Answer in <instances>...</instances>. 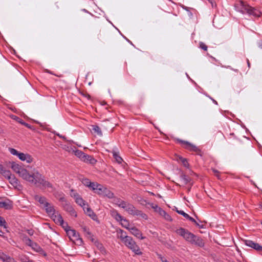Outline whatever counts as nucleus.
<instances>
[{
	"mask_svg": "<svg viewBox=\"0 0 262 262\" xmlns=\"http://www.w3.org/2000/svg\"><path fill=\"white\" fill-rule=\"evenodd\" d=\"M24 180L37 186H41L45 189H50L51 191L54 190L53 185L46 180L45 177L35 168L31 173L28 171Z\"/></svg>",
	"mask_w": 262,
	"mask_h": 262,
	"instance_id": "obj_1",
	"label": "nucleus"
},
{
	"mask_svg": "<svg viewBox=\"0 0 262 262\" xmlns=\"http://www.w3.org/2000/svg\"><path fill=\"white\" fill-rule=\"evenodd\" d=\"M176 232L192 245L200 247H203L204 246V242L201 237L194 235L186 229L179 228L176 230Z\"/></svg>",
	"mask_w": 262,
	"mask_h": 262,
	"instance_id": "obj_2",
	"label": "nucleus"
},
{
	"mask_svg": "<svg viewBox=\"0 0 262 262\" xmlns=\"http://www.w3.org/2000/svg\"><path fill=\"white\" fill-rule=\"evenodd\" d=\"M123 243L135 254L138 255H142V252L141 251L139 247L131 236H130L129 238H127L126 241H125Z\"/></svg>",
	"mask_w": 262,
	"mask_h": 262,
	"instance_id": "obj_3",
	"label": "nucleus"
},
{
	"mask_svg": "<svg viewBox=\"0 0 262 262\" xmlns=\"http://www.w3.org/2000/svg\"><path fill=\"white\" fill-rule=\"evenodd\" d=\"M59 200L61 202L62 206L64 210L69 212L72 216L74 217H76L77 216V213L75 211L73 207L72 206L70 203L63 197V196L62 195L59 199Z\"/></svg>",
	"mask_w": 262,
	"mask_h": 262,
	"instance_id": "obj_4",
	"label": "nucleus"
},
{
	"mask_svg": "<svg viewBox=\"0 0 262 262\" xmlns=\"http://www.w3.org/2000/svg\"><path fill=\"white\" fill-rule=\"evenodd\" d=\"M176 141L177 143L181 144V145L183 148L189 151H194L196 153H199L201 151L200 149L198 147L189 142L188 141L183 140L180 139H177Z\"/></svg>",
	"mask_w": 262,
	"mask_h": 262,
	"instance_id": "obj_5",
	"label": "nucleus"
},
{
	"mask_svg": "<svg viewBox=\"0 0 262 262\" xmlns=\"http://www.w3.org/2000/svg\"><path fill=\"white\" fill-rule=\"evenodd\" d=\"M242 4V12L243 13H247L250 15H253L255 17H258L260 16V12L258 10H256L248 5L244 4L243 3Z\"/></svg>",
	"mask_w": 262,
	"mask_h": 262,
	"instance_id": "obj_6",
	"label": "nucleus"
},
{
	"mask_svg": "<svg viewBox=\"0 0 262 262\" xmlns=\"http://www.w3.org/2000/svg\"><path fill=\"white\" fill-rule=\"evenodd\" d=\"M11 167L14 171L18 173L19 177L24 180L28 172V170L27 169L24 168L20 165L14 163L12 164Z\"/></svg>",
	"mask_w": 262,
	"mask_h": 262,
	"instance_id": "obj_7",
	"label": "nucleus"
},
{
	"mask_svg": "<svg viewBox=\"0 0 262 262\" xmlns=\"http://www.w3.org/2000/svg\"><path fill=\"white\" fill-rule=\"evenodd\" d=\"M67 234L71 239L79 241L80 243H82V239L80 238L78 233L75 230L70 229L69 230H67Z\"/></svg>",
	"mask_w": 262,
	"mask_h": 262,
	"instance_id": "obj_8",
	"label": "nucleus"
},
{
	"mask_svg": "<svg viewBox=\"0 0 262 262\" xmlns=\"http://www.w3.org/2000/svg\"><path fill=\"white\" fill-rule=\"evenodd\" d=\"M13 207L12 202L9 199H0V208L10 210Z\"/></svg>",
	"mask_w": 262,
	"mask_h": 262,
	"instance_id": "obj_9",
	"label": "nucleus"
},
{
	"mask_svg": "<svg viewBox=\"0 0 262 262\" xmlns=\"http://www.w3.org/2000/svg\"><path fill=\"white\" fill-rule=\"evenodd\" d=\"M83 209L88 216H89L94 221H97V216L94 212L91 209V208L87 204L86 206L83 207Z\"/></svg>",
	"mask_w": 262,
	"mask_h": 262,
	"instance_id": "obj_10",
	"label": "nucleus"
},
{
	"mask_svg": "<svg viewBox=\"0 0 262 262\" xmlns=\"http://www.w3.org/2000/svg\"><path fill=\"white\" fill-rule=\"evenodd\" d=\"M177 213L183 215L184 217L189 220L190 221L194 223L197 226H198L200 228H203L204 225L199 224L193 217L189 216L187 213H185L183 210H180V211H177Z\"/></svg>",
	"mask_w": 262,
	"mask_h": 262,
	"instance_id": "obj_11",
	"label": "nucleus"
},
{
	"mask_svg": "<svg viewBox=\"0 0 262 262\" xmlns=\"http://www.w3.org/2000/svg\"><path fill=\"white\" fill-rule=\"evenodd\" d=\"M129 231L137 238H138L140 239H143L145 238V236H142V234L140 230L135 227H131V228L129 229Z\"/></svg>",
	"mask_w": 262,
	"mask_h": 262,
	"instance_id": "obj_12",
	"label": "nucleus"
},
{
	"mask_svg": "<svg viewBox=\"0 0 262 262\" xmlns=\"http://www.w3.org/2000/svg\"><path fill=\"white\" fill-rule=\"evenodd\" d=\"M93 188L92 190L94 191V192L100 195H102L103 194V191L105 187H104L98 183H96L95 184H93Z\"/></svg>",
	"mask_w": 262,
	"mask_h": 262,
	"instance_id": "obj_13",
	"label": "nucleus"
},
{
	"mask_svg": "<svg viewBox=\"0 0 262 262\" xmlns=\"http://www.w3.org/2000/svg\"><path fill=\"white\" fill-rule=\"evenodd\" d=\"M18 158L23 161L30 163L33 161V158L29 154L20 152L18 156Z\"/></svg>",
	"mask_w": 262,
	"mask_h": 262,
	"instance_id": "obj_14",
	"label": "nucleus"
},
{
	"mask_svg": "<svg viewBox=\"0 0 262 262\" xmlns=\"http://www.w3.org/2000/svg\"><path fill=\"white\" fill-rule=\"evenodd\" d=\"M245 244L247 246L252 248L258 252L261 247V246L259 245L258 243H255L251 240H245Z\"/></svg>",
	"mask_w": 262,
	"mask_h": 262,
	"instance_id": "obj_15",
	"label": "nucleus"
},
{
	"mask_svg": "<svg viewBox=\"0 0 262 262\" xmlns=\"http://www.w3.org/2000/svg\"><path fill=\"white\" fill-rule=\"evenodd\" d=\"M5 176L7 177L10 183L13 185H17L18 184V180L13 174H11L9 171H6Z\"/></svg>",
	"mask_w": 262,
	"mask_h": 262,
	"instance_id": "obj_16",
	"label": "nucleus"
},
{
	"mask_svg": "<svg viewBox=\"0 0 262 262\" xmlns=\"http://www.w3.org/2000/svg\"><path fill=\"white\" fill-rule=\"evenodd\" d=\"M46 212L50 216L56 212L54 206L48 202L43 206Z\"/></svg>",
	"mask_w": 262,
	"mask_h": 262,
	"instance_id": "obj_17",
	"label": "nucleus"
},
{
	"mask_svg": "<svg viewBox=\"0 0 262 262\" xmlns=\"http://www.w3.org/2000/svg\"><path fill=\"white\" fill-rule=\"evenodd\" d=\"M82 161L85 163H90L92 165L95 164L97 162V161L94 158L93 156L89 155L86 154H84L83 158L82 159Z\"/></svg>",
	"mask_w": 262,
	"mask_h": 262,
	"instance_id": "obj_18",
	"label": "nucleus"
},
{
	"mask_svg": "<svg viewBox=\"0 0 262 262\" xmlns=\"http://www.w3.org/2000/svg\"><path fill=\"white\" fill-rule=\"evenodd\" d=\"M125 211H127L129 214L135 215L137 212L138 210L135 207L134 205L128 203L127 206L125 208Z\"/></svg>",
	"mask_w": 262,
	"mask_h": 262,
	"instance_id": "obj_19",
	"label": "nucleus"
},
{
	"mask_svg": "<svg viewBox=\"0 0 262 262\" xmlns=\"http://www.w3.org/2000/svg\"><path fill=\"white\" fill-rule=\"evenodd\" d=\"M23 241L27 245L30 246L32 248H34V246H36V247L40 248V247L36 243L33 242L27 236H25L23 237Z\"/></svg>",
	"mask_w": 262,
	"mask_h": 262,
	"instance_id": "obj_20",
	"label": "nucleus"
},
{
	"mask_svg": "<svg viewBox=\"0 0 262 262\" xmlns=\"http://www.w3.org/2000/svg\"><path fill=\"white\" fill-rule=\"evenodd\" d=\"M51 217L56 224H60L63 220L61 215L57 212H55V214L52 215Z\"/></svg>",
	"mask_w": 262,
	"mask_h": 262,
	"instance_id": "obj_21",
	"label": "nucleus"
},
{
	"mask_svg": "<svg viewBox=\"0 0 262 262\" xmlns=\"http://www.w3.org/2000/svg\"><path fill=\"white\" fill-rule=\"evenodd\" d=\"M117 234L118 235V237L120 238L123 243L126 241L127 238H129L130 237L129 236H127L126 232L122 229H119L118 230Z\"/></svg>",
	"mask_w": 262,
	"mask_h": 262,
	"instance_id": "obj_22",
	"label": "nucleus"
},
{
	"mask_svg": "<svg viewBox=\"0 0 262 262\" xmlns=\"http://www.w3.org/2000/svg\"><path fill=\"white\" fill-rule=\"evenodd\" d=\"M0 259L4 262H14V259L13 258H11L3 253H0Z\"/></svg>",
	"mask_w": 262,
	"mask_h": 262,
	"instance_id": "obj_23",
	"label": "nucleus"
},
{
	"mask_svg": "<svg viewBox=\"0 0 262 262\" xmlns=\"http://www.w3.org/2000/svg\"><path fill=\"white\" fill-rule=\"evenodd\" d=\"M34 199L36 201H38L40 204L43 205H46L48 202H47L46 198L45 196H41L39 195H36L34 196Z\"/></svg>",
	"mask_w": 262,
	"mask_h": 262,
	"instance_id": "obj_24",
	"label": "nucleus"
},
{
	"mask_svg": "<svg viewBox=\"0 0 262 262\" xmlns=\"http://www.w3.org/2000/svg\"><path fill=\"white\" fill-rule=\"evenodd\" d=\"M111 215L113 217L117 222H121L123 220V216H121L116 210H113L111 212Z\"/></svg>",
	"mask_w": 262,
	"mask_h": 262,
	"instance_id": "obj_25",
	"label": "nucleus"
},
{
	"mask_svg": "<svg viewBox=\"0 0 262 262\" xmlns=\"http://www.w3.org/2000/svg\"><path fill=\"white\" fill-rule=\"evenodd\" d=\"M102 195L106 196L109 199H112L114 197V194L106 187H105Z\"/></svg>",
	"mask_w": 262,
	"mask_h": 262,
	"instance_id": "obj_26",
	"label": "nucleus"
},
{
	"mask_svg": "<svg viewBox=\"0 0 262 262\" xmlns=\"http://www.w3.org/2000/svg\"><path fill=\"white\" fill-rule=\"evenodd\" d=\"M159 210L160 215L163 216L165 220L167 221L171 220L170 216L166 211L162 209L161 208H159Z\"/></svg>",
	"mask_w": 262,
	"mask_h": 262,
	"instance_id": "obj_27",
	"label": "nucleus"
},
{
	"mask_svg": "<svg viewBox=\"0 0 262 262\" xmlns=\"http://www.w3.org/2000/svg\"><path fill=\"white\" fill-rule=\"evenodd\" d=\"M181 180L184 183L185 185L187 184L191 181V179L188 177L184 173H182L180 176Z\"/></svg>",
	"mask_w": 262,
	"mask_h": 262,
	"instance_id": "obj_28",
	"label": "nucleus"
},
{
	"mask_svg": "<svg viewBox=\"0 0 262 262\" xmlns=\"http://www.w3.org/2000/svg\"><path fill=\"white\" fill-rule=\"evenodd\" d=\"M82 182L85 186L88 187L92 189L93 188V185L95 184L96 183V182H91L88 179H84Z\"/></svg>",
	"mask_w": 262,
	"mask_h": 262,
	"instance_id": "obj_29",
	"label": "nucleus"
},
{
	"mask_svg": "<svg viewBox=\"0 0 262 262\" xmlns=\"http://www.w3.org/2000/svg\"><path fill=\"white\" fill-rule=\"evenodd\" d=\"M121 224L122 226L127 230H129V229L131 228L129 225V223L128 220H127L126 219L123 217V220L121 221Z\"/></svg>",
	"mask_w": 262,
	"mask_h": 262,
	"instance_id": "obj_30",
	"label": "nucleus"
},
{
	"mask_svg": "<svg viewBox=\"0 0 262 262\" xmlns=\"http://www.w3.org/2000/svg\"><path fill=\"white\" fill-rule=\"evenodd\" d=\"M92 130L99 136H102V133L100 128L97 125H92Z\"/></svg>",
	"mask_w": 262,
	"mask_h": 262,
	"instance_id": "obj_31",
	"label": "nucleus"
},
{
	"mask_svg": "<svg viewBox=\"0 0 262 262\" xmlns=\"http://www.w3.org/2000/svg\"><path fill=\"white\" fill-rule=\"evenodd\" d=\"M75 202L82 208L87 205V204L85 203V201L81 197L77 199Z\"/></svg>",
	"mask_w": 262,
	"mask_h": 262,
	"instance_id": "obj_32",
	"label": "nucleus"
},
{
	"mask_svg": "<svg viewBox=\"0 0 262 262\" xmlns=\"http://www.w3.org/2000/svg\"><path fill=\"white\" fill-rule=\"evenodd\" d=\"M113 157L115 159L117 162L119 164L121 163L123 161V159H122V158L121 157L119 156L118 152L113 151Z\"/></svg>",
	"mask_w": 262,
	"mask_h": 262,
	"instance_id": "obj_33",
	"label": "nucleus"
},
{
	"mask_svg": "<svg viewBox=\"0 0 262 262\" xmlns=\"http://www.w3.org/2000/svg\"><path fill=\"white\" fill-rule=\"evenodd\" d=\"M84 152L83 151L80 150H76L75 151V155L77 157H78L81 160H82V158H83V156L84 155Z\"/></svg>",
	"mask_w": 262,
	"mask_h": 262,
	"instance_id": "obj_34",
	"label": "nucleus"
},
{
	"mask_svg": "<svg viewBox=\"0 0 262 262\" xmlns=\"http://www.w3.org/2000/svg\"><path fill=\"white\" fill-rule=\"evenodd\" d=\"M118 206L120 207H121L124 209H125L126 206H127V205L128 203L126 202H125L124 201H122V200H119L118 201Z\"/></svg>",
	"mask_w": 262,
	"mask_h": 262,
	"instance_id": "obj_35",
	"label": "nucleus"
},
{
	"mask_svg": "<svg viewBox=\"0 0 262 262\" xmlns=\"http://www.w3.org/2000/svg\"><path fill=\"white\" fill-rule=\"evenodd\" d=\"M60 225H61L62 228L64 229V230L67 232V230H69L70 228V227L69 226L68 224L66 222H64V221L63 220V222H61L60 223V224H59Z\"/></svg>",
	"mask_w": 262,
	"mask_h": 262,
	"instance_id": "obj_36",
	"label": "nucleus"
},
{
	"mask_svg": "<svg viewBox=\"0 0 262 262\" xmlns=\"http://www.w3.org/2000/svg\"><path fill=\"white\" fill-rule=\"evenodd\" d=\"M137 212L139 213H137V214H136L135 215L140 216L142 218H143L145 220L147 219V215L146 214L143 213L141 211L139 210H138Z\"/></svg>",
	"mask_w": 262,
	"mask_h": 262,
	"instance_id": "obj_37",
	"label": "nucleus"
},
{
	"mask_svg": "<svg viewBox=\"0 0 262 262\" xmlns=\"http://www.w3.org/2000/svg\"><path fill=\"white\" fill-rule=\"evenodd\" d=\"M215 137L218 138L221 140H222L225 138L224 135L221 132H218L215 135Z\"/></svg>",
	"mask_w": 262,
	"mask_h": 262,
	"instance_id": "obj_38",
	"label": "nucleus"
},
{
	"mask_svg": "<svg viewBox=\"0 0 262 262\" xmlns=\"http://www.w3.org/2000/svg\"><path fill=\"white\" fill-rule=\"evenodd\" d=\"M19 120L18 121V122L21 124L22 125L25 126L26 127H27V128H30V129H32V126L31 125L29 124L28 123H26L25 122H24L22 119H19Z\"/></svg>",
	"mask_w": 262,
	"mask_h": 262,
	"instance_id": "obj_39",
	"label": "nucleus"
},
{
	"mask_svg": "<svg viewBox=\"0 0 262 262\" xmlns=\"http://www.w3.org/2000/svg\"><path fill=\"white\" fill-rule=\"evenodd\" d=\"M9 151L13 155H16L18 157V154L20 153L17 150L14 148H11L9 149Z\"/></svg>",
	"mask_w": 262,
	"mask_h": 262,
	"instance_id": "obj_40",
	"label": "nucleus"
},
{
	"mask_svg": "<svg viewBox=\"0 0 262 262\" xmlns=\"http://www.w3.org/2000/svg\"><path fill=\"white\" fill-rule=\"evenodd\" d=\"M0 226H3L4 228H6V221L2 216H0Z\"/></svg>",
	"mask_w": 262,
	"mask_h": 262,
	"instance_id": "obj_41",
	"label": "nucleus"
},
{
	"mask_svg": "<svg viewBox=\"0 0 262 262\" xmlns=\"http://www.w3.org/2000/svg\"><path fill=\"white\" fill-rule=\"evenodd\" d=\"M199 47L201 49L204 51L207 50V46L203 42H200L199 43Z\"/></svg>",
	"mask_w": 262,
	"mask_h": 262,
	"instance_id": "obj_42",
	"label": "nucleus"
},
{
	"mask_svg": "<svg viewBox=\"0 0 262 262\" xmlns=\"http://www.w3.org/2000/svg\"><path fill=\"white\" fill-rule=\"evenodd\" d=\"M212 171L214 173V175L219 179H220V172L215 169H212Z\"/></svg>",
	"mask_w": 262,
	"mask_h": 262,
	"instance_id": "obj_43",
	"label": "nucleus"
},
{
	"mask_svg": "<svg viewBox=\"0 0 262 262\" xmlns=\"http://www.w3.org/2000/svg\"><path fill=\"white\" fill-rule=\"evenodd\" d=\"M182 163L183 164V166L186 168L189 167V163L187 160V159H183V161H182Z\"/></svg>",
	"mask_w": 262,
	"mask_h": 262,
	"instance_id": "obj_44",
	"label": "nucleus"
},
{
	"mask_svg": "<svg viewBox=\"0 0 262 262\" xmlns=\"http://www.w3.org/2000/svg\"><path fill=\"white\" fill-rule=\"evenodd\" d=\"M229 139L231 141L232 139L237 140V138L235 137L234 133H230L229 134Z\"/></svg>",
	"mask_w": 262,
	"mask_h": 262,
	"instance_id": "obj_45",
	"label": "nucleus"
},
{
	"mask_svg": "<svg viewBox=\"0 0 262 262\" xmlns=\"http://www.w3.org/2000/svg\"><path fill=\"white\" fill-rule=\"evenodd\" d=\"M82 229H83V231L86 233V234H88V235H91V232H90L89 231V228H88L84 226V227H82Z\"/></svg>",
	"mask_w": 262,
	"mask_h": 262,
	"instance_id": "obj_46",
	"label": "nucleus"
},
{
	"mask_svg": "<svg viewBox=\"0 0 262 262\" xmlns=\"http://www.w3.org/2000/svg\"><path fill=\"white\" fill-rule=\"evenodd\" d=\"M71 196L73 198L75 199V201L77 200V199L81 197V196L78 193L76 194H71Z\"/></svg>",
	"mask_w": 262,
	"mask_h": 262,
	"instance_id": "obj_47",
	"label": "nucleus"
},
{
	"mask_svg": "<svg viewBox=\"0 0 262 262\" xmlns=\"http://www.w3.org/2000/svg\"><path fill=\"white\" fill-rule=\"evenodd\" d=\"M77 193V192H76L75 190L72 189L71 190V193H70V195L71 194H76Z\"/></svg>",
	"mask_w": 262,
	"mask_h": 262,
	"instance_id": "obj_48",
	"label": "nucleus"
},
{
	"mask_svg": "<svg viewBox=\"0 0 262 262\" xmlns=\"http://www.w3.org/2000/svg\"><path fill=\"white\" fill-rule=\"evenodd\" d=\"M211 3L212 7H213L214 0H208Z\"/></svg>",
	"mask_w": 262,
	"mask_h": 262,
	"instance_id": "obj_49",
	"label": "nucleus"
},
{
	"mask_svg": "<svg viewBox=\"0 0 262 262\" xmlns=\"http://www.w3.org/2000/svg\"><path fill=\"white\" fill-rule=\"evenodd\" d=\"M183 159H186L183 158L182 157H179V160L181 161V162H182V161H183Z\"/></svg>",
	"mask_w": 262,
	"mask_h": 262,
	"instance_id": "obj_50",
	"label": "nucleus"
},
{
	"mask_svg": "<svg viewBox=\"0 0 262 262\" xmlns=\"http://www.w3.org/2000/svg\"><path fill=\"white\" fill-rule=\"evenodd\" d=\"M183 159H186L183 158L182 157H179V160L181 161V162H182V161H183Z\"/></svg>",
	"mask_w": 262,
	"mask_h": 262,
	"instance_id": "obj_51",
	"label": "nucleus"
},
{
	"mask_svg": "<svg viewBox=\"0 0 262 262\" xmlns=\"http://www.w3.org/2000/svg\"><path fill=\"white\" fill-rule=\"evenodd\" d=\"M210 98L212 100V101L213 102V103L215 104H217V102H216V101H215V100H214L213 99H212V98L210 97Z\"/></svg>",
	"mask_w": 262,
	"mask_h": 262,
	"instance_id": "obj_52",
	"label": "nucleus"
},
{
	"mask_svg": "<svg viewBox=\"0 0 262 262\" xmlns=\"http://www.w3.org/2000/svg\"><path fill=\"white\" fill-rule=\"evenodd\" d=\"M32 248L34 249V250H35L37 251H38V250L40 249V248H38L36 247V246H34V247Z\"/></svg>",
	"mask_w": 262,
	"mask_h": 262,
	"instance_id": "obj_53",
	"label": "nucleus"
},
{
	"mask_svg": "<svg viewBox=\"0 0 262 262\" xmlns=\"http://www.w3.org/2000/svg\"><path fill=\"white\" fill-rule=\"evenodd\" d=\"M259 47L262 49V41L259 43Z\"/></svg>",
	"mask_w": 262,
	"mask_h": 262,
	"instance_id": "obj_54",
	"label": "nucleus"
},
{
	"mask_svg": "<svg viewBox=\"0 0 262 262\" xmlns=\"http://www.w3.org/2000/svg\"><path fill=\"white\" fill-rule=\"evenodd\" d=\"M28 233L30 234V235H32L33 234V231H31V230H29L28 231Z\"/></svg>",
	"mask_w": 262,
	"mask_h": 262,
	"instance_id": "obj_55",
	"label": "nucleus"
},
{
	"mask_svg": "<svg viewBox=\"0 0 262 262\" xmlns=\"http://www.w3.org/2000/svg\"><path fill=\"white\" fill-rule=\"evenodd\" d=\"M3 234H4V232L0 230V236H3Z\"/></svg>",
	"mask_w": 262,
	"mask_h": 262,
	"instance_id": "obj_56",
	"label": "nucleus"
},
{
	"mask_svg": "<svg viewBox=\"0 0 262 262\" xmlns=\"http://www.w3.org/2000/svg\"><path fill=\"white\" fill-rule=\"evenodd\" d=\"M247 64L249 67L250 66V62L248 59H247Z\"/></svg>",
	"mask_w": 262,
	"mask_h": 262,
	"instance_id": "obj_57",
	"label": "nucleus"
},
{
	"mask_svg": "<svg viewBox=\"0 0 262 262\" xmlns=\"http://www.w3.org/2000/svg\"><path fill=\"white\" fill-rule=\"evenodd\" d=\"M82 11L85 12H86V13H89V12L86 9H82Z\"/></svg>",
	"mask_w": 262,
	"mask_h": 262,
	"instance_id": "obj_58",
	"label": "nucleus"
},
{
	"mask_svg": "<svg viewBox=\"0 0 262 262\" xmlns=\"http://www.w3.org/2000/svg\"><path fill=\"white\" fill-rule=\"evenodd\" d=\"M126 40H127V41H128V42H129L131 45H133V44L132 43V41H130L129 39H127L126 38Z\"/></svg>",
	"mask_w": 262,
	"mask_h": 262,
	"instance_id": "obj_59",
	"label": "nucleus"
},
{
	"mask_svg": "<svg viewBox=\"0 0 262 262\" xmlns=\"http://www.w3.org/2000/svg\"><path fill=\"white\" fill-rule=\"evenodd\" d=\"M232 69V70H233L234 71H235V72H238V70H237V69Z\"/></svg>",
	"mask_w": 262,
	"mask_h": 262,
	"instance_id": "obj_60",
	"label": "nucleus"
},
{
	"mask_svg": "<svg viewBox=\"0 0 262 262\" xmlns=\"http://www.w3.org/2000/svg\"><path fill=\"white\" fill-rule=\"evenodd\" d=\"M58 136L59 137H60V138H63V139H65L64 137H62V136H60L59 135H58Z\"/></svg>",
	"mask_w": 262,
	"mask_h": 262,
	"instance_id": "obj_61",
	"label": "nucleus"
},
{
	"mask_svg": "<svg viewBox=\"0 0 262 262\" xmlns=\"http://www.w3.org/2000/svg\"><path fill=\"white\" fill-rule=\"evenodd\" d=\"M261 251H262V246H261V247H260V248L259 249V252H261Z\"/></svg>",
	"mask_w": 262,
	"mask_h": 262,
	"instance_id": "obj_62",
	"label": "nucleus"
},
{
	"mask_svg": "<svg viewBox=\"0 0 262 262\" xmlns=\"http://www.w3.org/2000/svg\"><path fill=\"white\" fill-rule=\"evenodd\" d=\"M158 206L157 205H156L155 207H153V208H158Z\"/></svg>",
	"mask_w": 262,
	"mask_h": 262,
	"instance_id": "obj_63",
	"label": "nucleus"
},
{
	"mask_svg": "<svg viewBox=\"0 0 262 262\" xmlns=\"http://www.w3.org/2000/svg\"><path fill=\"white\" fill-rule=\"evenodd\" d=\"M176 211L177 212V211H180V210H178L177 208L176 209Z\"/></svg>",
	"mask_w": 262,
	"mask_h": 262,
	"instance_id": "obj_64",
	"label": "nucleus"
}]
</instances>
